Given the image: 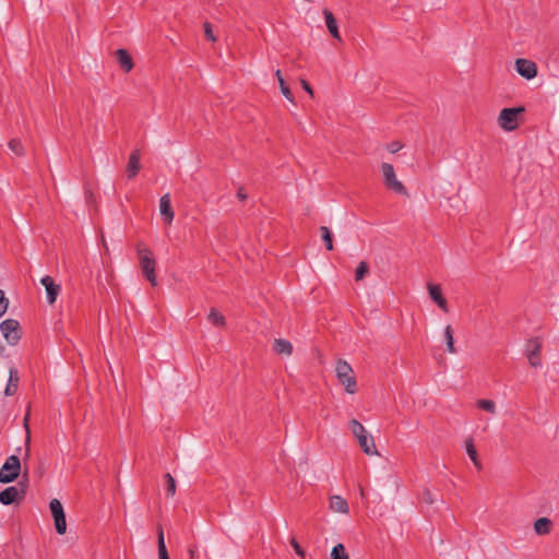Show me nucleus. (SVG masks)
<instances>
[{"label": "nucleus", "mask_w": 559, "mask_h": 559, "mask_svg": "<svg viewBox=\"0 0 559 559\" xmlns=\"http://www.w3.org/2000/svg\"><path fill=\"white\" fill-rule=\"evenodd\" d=\"M323 15H324L325 24H326V27H328L330 34L332 35L333 38L341 41L342 38H341L340 32H338L337 22H336L334 14L329 9H324Z\"/></svg>", "instance_id": "nucleus-16"}, {"label": "nucleus", "mask_w": 559, "mask_h": 559, "mask_svg": "<svg viewBox=\"0 0 559 559\" xmlns=\"http://www.w3.org/2000/svg\"><path fill=\"white\" fill-rule=\"evenodd\" d=\"M21 469V461L16 455H11L0 469V483L8 484L14 481Z\"/></svg>", "instance_id": "nucleus-6"}, {"label": "nucleus", "mask_w": 559, "mask_h": 559, "mask_svg": "<svg viewBox=\"0 0 559 559\" xmlns=\"http://www.w3.org/2000/svg\"><path fill=\"white\" fill-rule=\"evenodd\" d=\"M369 272L368 263L365 261H361L355 272V280L360 281L365 277V275Z\"/></svg>", "instance_id": "nucleus-30"}, {"label": "nucleus", "mask_w": 559, "mask_h": 559, "mask_svg": "<svg viewBox=\"0 0 559 559\" xmlns=\"http://www.w3.org/2000/svg\"><path fill=\"white\" fill-rule=\"evenodd\" d=\"M321 237L325 242V247L329 251L333 250L332 233L326 226L320 228Z\"/></svg>", "instance_id": "nucleus-27"}, {"label": "nucleus", "mask_w": 559, "mask_h": 559, "mask_svg": "<svg viewBox=\"0 0 559 559\" xmlns=\"http://www.w3.org/2000/svg\"><path fill=\"white\" fill-rule=\"evenodd\" d=\"M278 84H280L281 92L285 96V98L287 100L294 103V95H293L290 88L288 87V85L286 84V82L284 81V79H281V82Z\"/></svg>", "instance_id": "nucleus-32"}, {"label": "nucleus", "mask_w": 559, "mask_h": 559, "mask_svg": "<svg viewBox=\"0 0 559 559\" xmlns=\"http://www.w3.org/2000/svg\"><path fill=\"white\" fill-rule=\"evenodd\" d=\"M331 558L332 559H349L348 554L346 552L343 544H337L336 546H334L332 548Z\"/></svg>", "instance_id": "nucleus-26"}, {"label": "nucleus", "mask_w": 559, "mask_h": 559, "mask_svg": "<svg viewBox=\"0 0 559 559\" xmlns=\"http://www.w3.org/2000/svg\"><path fill=\"white\" fill-rule=\"evenodd\" d=\"M237 198L240 200V201H246L248 199V195L247 193L245 192V189L242 187H240L237 191Z\"/></svg>", "instance_id": "nucleus-39"}, {"label": "nucleus", "mask_w": 559, "mask_h": 559, "mask_svg": "<svg viewBox=\"0 0 559 559\" xmlns=\"http://www.w3.org/2000/svg\"><path fill=\"white\" fill-rule=\"evenodd\" d=\"M349 428H350L353 435L357 438L361 450L366 454H368V455L378 454L373 438L368 435L365 427L358 420L352 419L349 421Z\"/></svg>", "instance_id": "nucleus-2"}, {"label": "nucleus", "mask_w": 559, "mask_h": 559, "mask_svg": "<svg viewBox=\"0 0 559 559\" xmlns=\"http://www.w3.org/2000/svg\"><path fill=\"white\" fill-rule=\"evenodd\" d=\"M19 380L20 378L16 368L11 367L9 370V381L4 390V394L7 396H11L16 392Z\"/></svg>", "instance_id": "nucleus-18"}, {"label": "nucleus", "mask_w": 559, "mask_h": 559, "mask_svg": "<svg viewBox=\"0 0 559 559\" xmlns=\"http://www.w3.org/2000/svg\"><path fill=\"white\" fill-rule=\"evenodd\" d=\"M403 147V145L400 143V142H392L388 145V150L391 152V153H396L399 152L401 148Z\"/></svg>", "instance_id": "nucleus-37"}, {"label": "nucleus", "mask_w": 559, "mask_h": 559, "mask_svg": "<svg viewBox=\"0 0 559 559\" xmlns=\"http://www.w3.org/2000/svg\"><path fill=\"white\" fill-rule=\"evenodd\" d=\"M290 545L298 556H300L302 558L306 556L305 550L301 548V546L298 544V542L295 538H292Z\"/></svg>", "instance_id": "nucleus-35"}, {"label": "nucleus", "mask_w": 559, "mask_h": 559, "mask_svg": "<svg viewBox=\"0 0 559 559\" xmlns=\"http://www.w3.org/2000/svg\"><path fill=\"white\" fill-rule=\"evenodd\" d=\"M40 282L46 288L48 304L52 305L61 290L60 285L56 284L49 275L44 276Z\"/></svg>", "instance_id": "nucleus-11"}, {"label": "nucleus", "mask_w": 559, "mask_h": 559, "mask_svg": "<svg viewBox=\"0 0 559 559\" xmlns=\"http://www.w3.org/2000/svg\"><path fill=\"white\" fill-rule=\"evenodd\" d=\"M524 111V107L503 108L498 117L499 127L506 131H513L519 126V115Z\"/></svg>", "instance_id": "nucleus-5"}, {"label": "nucleus", "mask_w": 559, "mask_h": 559, "mask_svg": "<svg viewBox=\"0 0 559 559\" xmlns=\"http://www.w3.org/2000/svg\"><path fill=\"white\" fill-rule=\"evenodd\" d=\"M138 255L140 260V265L143 275L147 278V281L153 285H157V277L155 274V266L156 262L155 259L152 255L151 250L147 248H142L141 246H138Z\"/></svg>", "instance_id": "nucleus-3"}, {"label": "nucleus", "mask_w": 559, "mask_h": 559, "mask_svg": "<svg viewBox=\"0 0 559 559\" xmlns=\"http://www.w3.org/2000/svg\"><path fill=\"white\" fill-rule=\"evenodd\" d=\"M465 449H466V452H467V455L469 456V459L472 460L473 464L475 465V467L477 469H481L483 468V465H481V462L478 457V454H477V450L474 445V441L472 438H468L466 441H465Z\"/></svg>", "instance_id": "nucleus-22"}, {"label": "nucleus", "mask_w": 559, "mask_h": 559, "mask_svg": "<svg viewBox=\"0 0 559 559\" xmlns=\"http://www.w3.org/2000/svg\"><path fill=\"white\" fill-rule=\"evenodd\" d=\"M477 407L485 411V412H488L490 414H496V404L493 401L491 400H478L477 401Z\"/></svg>", "instance_id": "nucleus-29"}, {"label": "nucleus", "mask_w": 559, "mask_h": 559, "mask_svg": "<svg viewBox=\"0 0 559 559\" xmlns=\"http://www.w3.org/2000/svg\"><path fill=\"white\" fill-rule=\"evenodd\" d=\"M165 479H166L167 493L169 496H174L176 492V481H175L174 477L169 473H167V474H165Z\"/></svg>", "instance_id": "nucleus-31"}, {"label": "nucleus", "mask_w": 559, "mask_h": 559, "mask_svg": "<svg viewBox=\"0 0 559 559\" xmlns=\"http://www.w3.org/2000/svg\"><path fill=\"white\" fill-rule=\"evenodd\" d=\"M159 210L165 223L170 224L174 219L169 194H164L159 200Z\"/></svg>", "instance_id": "nucleus-15"}, {"label": "nucleus", "mask_w": 559, "mask_h": 559, "mask_svg": "<svg viewBox=\"0 0 559 559\" xmlns=\"http://www.w3.org/2000/svg\"><path fill=\"white\" fill-rule=\"evenodd\" d=\"M27 421H28V414L25 416L24 418V425L26 427V430H28V425H27ZM27 433H29V431H27Z\"/></svg>", "instance_id": "nucleus-42"}, {"label": "nucleus", "mask_w": 559, "mask_h": 559, "mask_svg": "<svg viewBox=\"0 0 559 559\" xmlns=\"http://www.w3.org/2000/svg\"><path fill=\"white\" fill-rule=\"evenodd\" d=\"M188 552H189L190 559H197V552H198L197 547H190Z\"/></svg>", "instance_id": "nucleus-40"}, {"label": "nucleus", "mask_w": 559, "mask_h": 559, "mask_svg": "<svg viewBox=\"0 0 559 559\" xmlns=\"http://www.w3.org/2000/svg\"><path fill=\"white\" fill-rule=\"evenodd\" d=\"M330 508L334 512L348 513L349 508L347 501L341 496H332L330 498Z\"/></svg>", "instance_id": "nucleus-19"}, {"label": "nucleus", "mask_w": 559, "mask_h": 559, "mask_svg": "<svg viewBox=\"0 0 559 559\" xmlns=\"http://www.w3.org/2000/svg\"><path fill=\"white\" fill-rule=\"evenodd\" d=\"M428 292L430 298L438 305L444 312H449L448 302L442 295L441 287L436 284H428Z\"/></svg>", "instance_id": "nucleus-12"}, {"label": "nucleus", "mask_w": 559, "mask_h": 559, "mask_svg": "<svg viewBox=\"0 0 559 559\" xmlns=\"http://www.w3.org/2000/svg\"><path fill=\"white\" fill-rule=\"evenodd\" d=\"M140 158H141L140 150L136 148V150L132 151V153L129 156V162L127 165V176L129 179L134 178L139 174L140 169H141Z\"/></svg>", "instance_id": "nucleus-14"}, {"label": "nucleus", "mask_w": 559, "mask_h": 559, "mask_svg": "<svg viewBox=\"0 0 559 559\" xmlns=\"http://www.w3.org/2000/svg\"><path fill=\"white\" fill-rule=\"evenodd\" d=\"M421 500L428 504H432L435 502L433 498H432V493L430 492V490L428 489H425L421 493Z\"/></svg>", "instance_id": "nucleus-36"}, {"label": "nucleus", "mask_w": 559, "mask_h": 559, "mask_svg": "<svg viewBox=\"0 0 559 559\" xmlns=\"http://www.w3.org/2000/svg\"><path fill=\"white\" fill-rule=\"evenodd\" d=\"M203 28H204V34H205V37L211 40V41H215L216 40V37L213 33V28H212V25L211 23L209 22H205L203 24Z\"/></svg>", "instance_id": "nucleus-34"}, {"label": "nucleus", "mask_w": 559, "mask_h": 559, "mask_svg": "<svg viewBox=\"0 0 559 559\" xmlns=\"http://www.w3.org/2000/svg\"><path fill=\"white\" fill-rule=\"evenodd\" d=\"M19 328L20 324L14 319H7L1 322L0 330L9 344L14 345L21 338Z\"/></svg>", "instance_id": "nucleus-9"}, {"label": "nucleus", "mask_w": 559, "mask_h": 559, "mask_svg": "<svg viewBox=\"0 0 559 559\" xmlns=\"http://www.w3.org/2000/svg\"><path fill=\"white\" fill-rule=\"evenodd\" d=\"M301 86L311 97H313V90L306 80H301Z\"/></svg>", "instance_id": "nucleus-38"}, {"label": "nucleus", "mask_w": 559, "mask_h": 559, "mask_svg": "<svg viewBox=\"0 0 559 559\" xmlns=\"http://www.w3.org/2000/svg\"><path fill=\"white\" fill-rule=\"evenodd\" d=\"M9 147L17 156H23L25 154L24 146L20 139H12L9 142Z\"/></svg>", "instance_id": "nucleus-28"}, {"label": "nucleus", "mask_w": 559, "mask_h": 559, "mask_svg": "<svg viewBox=\"0 0 559 559\" xmlns=\"http://www.w3.org/2000/svg\"><path fill=\"white\" fill-rule=\"evenodd\" d=\"M335 372L337 380L344 385L347 393L354 394L357 392V381L354 370L346 360L340 358L336 361Z\"/></svg>", "instance_id": "nucleus-1"}, {"label": "nucleus", "mask_w": 559, "mask_h": 559, "mask_svg": "<svg viewBox=\"0 0 559 559\" xmlns=\"http://www.w3.org/2000/svg\"><path fill=\"white\" fill-rule=\"evenodd\" d=\"M381 171L383 176V185L386 189L402 195L408 194L405 186L396 178L394 167L391 164L382 163Z\"/></svg>", "instance_id": "nucleus-4"}, {"label": "nucleus", "mask_w": 559, "mask_h": 559, "mask_svg": "<svg viewBox=\"0 0 559 559\" xmlns=\"http://www.w3.org/2000/svg\"><path fill=\"white\" fill-rule=\"evenodd\" d=\"M9 306V300L4 296L3 290L0 289V318L5 313Z\"/></svg>", "instance_id": "nucleus-33"}, {"label": "nucleus", "mask_w": 559, "mask_h": 559, "mask_svg": "<svg viewBox=\"0 0 559 559\" xmlns=\"http://www.w3.org/2000/svg\"><path fill=\"white\" fill-rule=\"evenodd\" d=\"M49 508L55 520L57 533L63 535L67 531V522L61 502L58 499H52L49 503Z\"/></svg>", "instance_id": "nucleus-7"}, {"label": "nucleus", "mask_w": 559, "mask_h": 559, "mask_svg": "<svg viewBox=\"0 0 559 559\" xmlns=\"http://www.w3.org/2000/svg\"><path fill=\"white\" fill-rule=\"evenodd\" d=\"M515 69L521 76L527 80L534 79L537 74L536 63L527 59H516Z\"/></svg>", "instance_id": "nucleus-10"}, {"label": "nucleus", "mask_w": 559, "mask_h": 559, "mask_svg": "<svg viewBox=\"0 0 559 559\" xmlns=\"http://www.w3.org/2000/svg\"><path fill=\"white\" fill-rule=\"evenodd\" d=\"M552 522L548 518H539L534 522V531L537 535H547L550 533Z\"/></svg>", "instance_id": "nucleus-21"}, {"label": "nucleus", "mask_w": 559, "mask_h": 559, "mask_svg": "<svg viewBox=\"0 0 559 559\" xmlns=\"http://www.w3.org/2000/svg\"><path fill=\"white\" fill-rule=\"evenodd\" d=\"M273 350L278 355L290 356L293 353V345L287 340L276 338L274 341Z\"/></svg>", "instance_id": "nucleus-20"}, {"label": "nucleus", "mask_w": 559, "mask_h": 559, "mask_svg": "<svg viewBox=\"0 0 559 559\" xmlns=\"http://www.w3.org/2000/svg\"><path fill=\"white\" fill-rule=\"evenodd\" d=\"M117 61L120 68L126 72H130L133 69V60L130 53L126 49H118L116 51Z\"/></svg>", "instance_id": "nucleus-17"}, {"label": "nucleus", "mask_w": 559, "mask_h": 559, "mask_svg": "<svg viewBox=\"0 0 559 559\" xmlns=\"http://www.w3.org/2000/svg\"><path fill=\"white\" fill-rule=\"evenodd\" d=\"M24 490H19L17 487L11 486L0 492V502L2 504H11L23 497Z\"/></svg>", "instance_id": "nucleus-13"}, {"label": "nucleus", "mask_w": 559, "mask_h": 559, "mask_svg": "<svg viewBox=\"0 0 559 559\" xmlns=\"http://www.w3.org/2000/svg\"><path fill=\"white\" fill-rule=\"evenodd\" d=\"M275 75H276V78L278 80V83H280L281 79H283L281 70H276Z\"/></svg>", "instance_id": "nucleus-41"}, {"label": "nucleus", "mask_w": 559, "mask_h": 559, "mask_svg": "<svg viewBox=\"0 0 559 559\" xmlns=\"http://www.w3.org/2000/svg\"><path fill=\"white\" fill-rule=\"evenodd\" d=\"M542 340L539 337H533L526 343V357L532 367L537 368L542 366L540 360Z\"/></svg>", "instance_id": "nucleus-8"}, {"label": "nucleus", "mask_w": 559, "mask_h": 559, "mask_svg": "<svg viewBox=\"0 0 559 559\" xmlns=\"http://www.w3.org/2000/svg\"><path fill=\"white\" fill-rule=\"evenodd\" d=\"M157 547H158V558L159 559H169L168 551H167V548L165 545V539H164V531L160 525L157 527Z\"/></svg>", "instance_id": "nucleus-23"}, {"label": "nucleus", "mask_w": 559, "mask_h": 559, "mask_svg": "<svg viewBox=\"0 0 559 559\" xmlns=\"http://www.w3.org/2000/svg\"><path fill=\"white\" fill-rule=\"evenodd\" d=\"M444 338L447 342V348L451 354H454L456 352L454 347V341H453V331L451 325H447L444 329Z\"/></svg>", "instance_id": "nucleus-25"}, {"label": "nucleus", "mask_w": 559, "mask_h": 559, "mask_svg": "<svg viewBox=\"0 0 559 559\" xmlns=\"http://www.w3.org/2000/svg\"><path fill=\"white\" fill-rule=\"evenodd\" d=\"M207 319L215 326L222 328L226 324L225 317L222 313H219L215 308L210 309Z\"/></svg>", "instance_id": "nucleus-24"}]
</instances>
